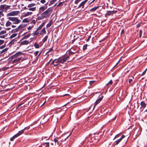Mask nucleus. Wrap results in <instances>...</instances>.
<instances>
[{
    "label": "nucleus",
    "instance_id": "obj_1",
    "mask_svg": "<svg viewBox=\"0 0 147 147\" xmlns=\"http://www.w3.org/2000/svg\"><path fill=\"white\" fill-rule=\"evenodd\" d=\"M36 5L34 3H30L28 5V11L32 12L36 11Z\"/></svg>",
    "mask_w": 147,
    "mask_h": 147
},
{
    "label": "nucleus",
    "instance_id": "obj_2",
    "mask_svg": "<svg viewBox=\"0 0 147 147\" xmlns=\"http://www.w3.org/2000/svg\"><path fill=\"white\" fill-rule=\"evenodd\" d=\"M8 19L10 21L13 22V24H18L20 22V20L16 17H9Z\"/></svg>",
    "mask_w": 147,
    "mask_h": 147
},
{
    "label": "nucleus",
    "instance_id": "obj_3",
    "mask_svg": "<svg viewBox=\"0 0 147 147\" xmlns=\"http://www.w3.org/2000/svg\"><path fill=\"white\" fill-rule=\"evenodd\" d=\"M53 10L52 8L50 7L48 9L44 11L42 14V16L43 18L47 17L49 13Z\"/></svg>",
    "mask_w": 147,
    "mask_h": 147
},
{
    "label": "nucleus",
    "instance_id": "obj_4",
    "mask_svg": "<svg viewBox=\"0 0 147 147\" xmlns=\"http://www.w3.org/2000/svg\"><path fill=\"white\" fill-rule=\"evenodd\" d=\"M26 128L27 127H25L24 129L19 131L17 134L15 135L10 138V140L11 141H13L14 139L22 134L23 133L24 130L26 129Z\"/></svg>",
    "mask_w": 147,
    "mask_h": 147
},
{
    "label": "nucleus",
    "instance_id": "obj_5",
    "mask_svg": "<svg viewBox=\"0 0 147 147\" xmlns=\"http://www.w3.org/2000/svg\"><path fill=\"white\" fill-rule=\"evenodd\" d=\"M10 6H6V5H0V11L6 12L10 7Z\"/></svg>",
    "mask_w": 147,
    "mask_h": 147
},
{
    "label": "nucleus",
    "instance_id": "obj_6",
    "mask_svg": "<svg viewBox=\"0 0 147 147\" xmlns=\"http://www.w3.org/2000/svg\"><path fill=\"white\" fill-rule=\"evenodd\" d=\"M60 58L61 63H63L68 60L69 58V55H65L62 57H59Z\"/></svg>",
    "mask_w": 147,
    "mask_h": 147
},
{
    "label": "nucleus",
    "instance_id": "obj_7",
    "mask_svg": "<svg viewBox=\"0 0 147 147\" xmlns=\"http://www.w3.org/2000/svg\"><path fill=\"white\" fill-rule=\"evenodd\" d=\"M19 11H12L7 14V16H16L18 15Z\"/></svg>",
    "mask_w": 147,
    "mask_h": 147
},
{
    "label": "nucleus",
    "instance_id": "obj_8",
    "mask_svg": "<svg viewBox=\"0 0 147 147\" xmlns=\"http://www.w3.org/2000/svg\"><path fill=\"white\" fill-rule=\"evenodd\" d=\"M22 53L21 52H18L11 57L10 58L11 59L16 58L20 56V55H22Z\"/></svg>",
    "mask_w": 147,
    "mask_h": 147
},
{
    "label": "nucleus",
    "instance_id": "obj_9",
    "mask_svg": "<svg viewBox=\"0 0 147 147\" xmlns=\"http://www.w3.org/2000/svg\"><path fill=\"white\" fill-rule=\"evenodd\" d=\"M77 51L76 50L75 48H71L70 49V50L69 51V55L70 54H73L77 52Z\"/></svg>",
    "mask_w": 147,
    "mask_h": 147
},
{
    "label": "nucleus",
    "instance_id": "obj_10",
    "mask_svg": "<svg viewBox=\"0 0 147 147\" xmlns=\"http://www.w3.org/2000/svg\"><path fill=\"white\" fill-rule=\"evenodd\" d=\"M32 12L29 11H28L26 13H24V17H27L32 15Z\"/></svg>",
    "mask_w": 147,
    "mask_h": 147
},
{
    "label": "nucleus",
    "instance_id": "obj_11",
    "mask_svg": "<svg viewBox=\"0 0 147 147\" xmlns=\"http://www.w3.org/2000/svg\"><path fill=\"white\" fill-rule=\"evenodd\" d=\"M87 1L88 0H85L84 1L82 2L79 6L78 8L82 6V8H83L84 5Z\"/></svg>",
    "mask_w": 147,
    "mask_h": 147
},
{
    "label": "nucleus",
    "instance_id": "obj_12",
    "mask_svg": "<svg viewBox=\"0 0 147 147\" xmlns=\"http://www.w3.org/2000/svg\"><path fill=\"white\" fill-rule=\"evenodd\" d=\"M102 98L100 97L99 99H97L95 102L94 105V108L96 106L98 103H99L102 100Z\"/></svg>",
    "mask_w": 147,
    "mask_h": 147
},
{
    "label": "nucleus",
    "instance_id": "obj_13",
    "mask_svg": "<svg viewBox=\"0 0 147 147\" xmlns=\"http://www.w3.org/2000/svg\"><path fill=\"white\" fill-rule=\"evenodd\" d=\"M22 59L21 57H19L18 58H16L13 61V63H16L19 61H20Z\"/></svg>",
    "mask_w": 147,
    "mask_h": 147
},
{
    "label": "nucleus",
    "instance_id": "obj_14",
    "mask_svg": "<svg viewBox=\"0 0 147 147\" xmlns=\"http://www.w3.org/2000/svg\"><path fill=\"white\" fill-rule=\"evenodd\" d=\"M115 12L114 11H108L106 14V16H110L112 14L115 13Z\"/></svg>",
    "mask_w": 147,
    "mask_h": 147
},
{
    "label": "nucleus",
    "instance_id": "obj_15",
    "mask_svg": "<svg viewBox=\"0 0 147 147\" xmlns=\"http://www.w3.org/2000/svg\"><path fill=\"white\" fill-rule=\"evenodd\" d=\"M46 30L45 28H44L41 30L40 33V34L41 35H42L43 34L46 33Z\"/></svg>",
    "mask_w": 147,
    "mask_h": 147
},
{
    "label": "nucleus",
    "instance_id": "obj_16",
    "mask_svg": "<svg viewBox=\"0 0 147 147\" xmlns=\"http://www.w3.org/2000/svg\"><path fill=\"white\" fill-rule=\"evenodd\" d=\"M47 8V7L44 6H42L40 7L39 9V12H41L44 11Z\"/></svg>",
    "mask_w": 147,
    "mask_h": 147
},
{
    "label": "nucleus",
    "instance_id": "obj_17",
    "mask_svg": "<svg viewBox=\"0 0 147 147\" xmlns=\"http://www.w3.org/2000/svg\"><path fill=\"white\" fill-rule=\"evenodd\" d=\"M54 60L55 61V63L58 64V65H59V63H61V61L59 58Z\"/></svg>",
    "mask_w": 147,
    "mask_h": 147
},
{
    "label": "nucleus",
    "instance_id": "obj_18",
    "mask_svg": "<svg viewBox=\"0 0 147 147\" xmlns=\"http://www.w3.org/2000/svg\"><path fill=\"white\" fill-rule=\"evenodd\" d=\"M29 43V41L28 40H26L22 41V42H21V45H27Z\"/></svg>",
    "mask_w": 147,
    "mask_h": 147
},
{
    "label": "nucleus",
    "instance_id": "obj_19",
    "mask_svg": "<svg viewBox=\"0 0 147 147\" xmlns=\"http://www.w3.org/2000/svg\"><path fill=\"white\" fill-rule=\"evenodd\" d=\"M99 7V6H97L96 7H94L92 9H91L89 11L91 12H93L96 11L98 8Z\"/></svg>",
    "mask_w": 147,
    "mask_h": 147
},
{
    "label": "nucleus",
    "instance_id": "obj_20",
    "mask_svg": "<svg viewBox=\"0 0 147 147\" xmlns=\"http://www.w3.org/2000/svg\"><path fill=\"white\" fill-rule=\"evenodd\" d=\"M8 48H6L5 49L3 50L2 51H1V54L2 55H3L4 54L7 50Z\"/></svg>",
    "mask_w": 147,
    "mask_h": 147
},
{
    "label": "nucleus",
    "instance_id": "obj_21",
    "mask_svg": "<svg viewBox=\"0 0 147 147\" xmlns=\"http://www.w3.org/2000/svg\"><path fill=\"white\" fill-rule=\"evenodd\" d=\"M140 105L143 108H145L146 106V105L145 103L143 101H142L141 102Z\"/></svg>",
    "mask_w": 147,
    "mask_h": 147
},
{
    "label": "nucleus",
    "instance_id": "obj_22",
    "mask_svg": "<svg viewBox=\"0 0 147 147\" xmlns=\"http://www.w3.org/2000/svg\"><path fill=\"white\" fill-rule=\"evenodd\" d=\"M11 24V23L9 21H7L5 24V26L6 27H8L10 26Z\"/></svg>",
    "mask_w": 147,
    "mask_h": 147
},
{
    "label": "nucleus",
    "instance_id": "obj_23",
    "mask_svg": "<svg viewBox=\"0 0 147 147\" xmlns=\"http://www.w3.org/2000/svg\"><path fill=\"white\" fill-rule=\"evenodd\" d=\"M34 46L36 49H38L40 47L39 44L37 43H36L34 44Z\"/></svg>",
    "mask_w": 147,
    "mask_h": 147
},
{
    "label": "nucleus",
    "instance_id": "obj_24",
    "mask_svg": "<svg viewBox=\"0 0 147 147\" xmlns=\"http://www.w3.org/2000/svg\"><path fill=\"white\" fill-rule=\"evenodd\" d=\"M17 34L16 33H14L13 34L11 35L10 37V38L12 39L13 38H14L16 37L17 36Z\"/></svg>",
    "mask_w": 147,
    "mask_h": 147
},
{
    "label": "nucleus",
    "instance_id": "obj_25",
    "mask_svg": "<svg viewBox=\"0 0 147 147\" xmlns=\"http://www.w3.org/2000/svg\"><path fill=\"white\" fill-rule=\"evenodd\" d=\"M44 25V23H42L39 27L37 29V30H41L42 27Z\"/></svg>",
    "mask_w": 147,
    "mask_h": 147
},
{
    "label": "nucleus",
    "instance_id": "obj_26",
    "mask_svg": "<svg viewBox=\"0 0 147 147\" xmlns=\"http://www.w3.org/2000/svg\"><path fill=\"white\" fill-rule=\"evenodd\" d=\"M30 36V34H27V35L25 36L24 37H23V38H22L21 40H23L25 39H27V38H29Z\"/></svg>",
    "mask_w": 147,
    "mask_h": 147
},
{
    "label": "nucleus",
    "instance_id": "obj_27",
    "mask_svg": "<svg viewBox=\"0 0 147 147\" xmlns=\"http://www.w3.org/2000/svg\"><path fill=\"white\" fill-rule=\"evenodd\" d=\"M57 1V0H51V1H50V2L49 5H52L53 4L56 2Z\"/></svg>",
    "mask_w": 147,
    "mask_h": 147
},
{
    "label": "nucleus",
    "instance_id": "obj_28",
    "mask_svg": "<svg viewBox=\"0 0 147 147\" xmlns=\"http://www.w3.org/2000/svg\"><path fill=\"white\" fill-rule=\"evenodd\" d=\"M3 12V11H0V19L2 17H3L4 16V15Z\"/></svg>",
    "mask_w": 147,
    "mask_h": 147
},
{
    "label": "nucleus",
    "instance_id": "obj_29",
    "mask_svg": "<svg viewBox=\"0 0 147 147\" xmlns=\"http://www.w3.org/2000/svg\"><path fill=\"white\" fill-rule=\"evenodd\" d=\"M48 38V36H46L45 38L42 39V41L44 42H45L47 40Z\"/></svg>",
    "mask_w": 147,
    "mask_h": 147
},
{
    "label": "nucleus",
    "instance_id": "obj_30",
    "mask_svg": "<svg viewBox=\"0 0 147 147\" xmlns=\"http://www.w3.org/2000/svg\"><path fill=\"white\" fill-rule=\"evenodd\" d=\"M6 31L5 30H1L0 32V34L2 35L5 34Z\"/></svg>",
    "mask_w": 147,
    "mask_h": 147
},
{
    "label": "nucleus",
    "instance_id": "obj_31",
    "mask_svg": "<svg viewBox=\"0 0 147 147\" xmlns=\"http://www.w3.org/2000/svg\"><path fill=\"white\" fill-rule=\"evenodd\" d=\"M44 144L45 146V147H49V142L45 143Z\"/></svg>",
    "mask_w": 147,
    "mask_h": 147
},
{
    "label": "nucleus",
    "instance_id": "obj_32",
    "mask_svg": "<svg viewBox=\"0 0 147 147\" xmlns=\"http://www.w3.org/2000/svg\"><path fill=\"white\" fill-rule=\"evenodd\" d=\"M39 33V31L38 30H36V31H35L33 35L34 36L38 34Z\"/></svg>",
    "mask_w": 147,
    "mask_h": 147
},
{
    "label": "nucleus",
    "instance_id": "obj_33",
    "mask_svg": "<svg viewBox=\"0 0 147 147\" xmlns=\"http://www.w3.org/2000/svg\"><path fill=\"white\" fill-rule=\"evenodd\" d=\"M121 140L120 138V139H119L118 140L115 142V143H116L115 144H118L119 143V142Z\"/></svg>",
    "mask_w": 147,
    "mask_h": 147
},
{
    "label": "nucleus",
    "instance_id": "obj_34",
    "mask_svg": "<svg viewBox=\"0 0 147 147\" xmlns=\"http://www.w3.org/2000/svg\"><path fill=\"white\" fill-rule=\"evenodd\" d=\"M88 46V45L87 44H86L84 45L83 47V50H86L87 49V47Z\"/></svg>",
    "mask_w": 147,
    "mask_h": 147
},
{
    "label": "nucleus",
    "instance_id": "obj_35",
    "mask_svg": "<svg viewBox=\"0 0 147 147\" xmlns=\"http://www.w3.org/2000/svg\"><path fill=\"white\" fill-rule=\"evenodd\" d=\"M113 81L112 80H111L110 81L106 84L107 86H108L109 85H111L112 84Z\"/></svg>",
    "mask_w": 147,
    "mask_h": 147
},
{
    "label": "nucleus",
    "instance_id": "obj_36",
    "mask_svg": "<svg viewBox=\"0 0 147 147\" xmlns=\"http://www.w3.org/2000/svg\"><path fill=\"white\" fill-rule=\"evenodd\" d=\"M51 25V23H49L46 26L47 28L50 27Z\"/></svg>",
    "mask_w": 147,
    "mask_h": 147
},
{
    "label": "nucleus",
    "instance_id": "obj_37",
    "mask_svg": "<svg viewBox=\"0 0 147 147\" xmlns=\"http://www.w3.org/2000/svg\"><path fill=\"white\" fill-rule=\"evenodd\" d=\"M24 27V26L23 25H21L19 26L18 28V29H22Z\"/></svg>",
    "mask_w": 147,
    "mask_h": 147
},
{
    "label": "nucleus",
    "instance_id": "obj_38",
    "mask_svg": "<svg viewBox=\"0 0 147 147\" xmlns=\"http://www.w3.org/2000/svg\"><path fill=\"white\" fill-rule=\"evenodd\" d=\"M58 138H55L54 139V141L55 142V143H57V144H58Z\"/></svg>",
    "mask_w": 147,
    "mask_h": 147
},
{
    "label": "nucleus",
    "instance_id": "obj_39",
    "mask_svg": "<svg viewBox=\"0 0 147 147\" xmlns=\"http://www.w3.org/2000/svg\"><path fill=\"white\" fill-rule=\"evenodd\" d=\"M81 0H76L74 2L75 4H77Z\"/></svg>",
    "mask_w": 147,
    "mask_h": 147
},
{
    "label": "nucleus",
    "instance_id": "obj_40",
    "mask_svg": "<svg viewBox=\"0 0 147 147\" xmlns=\"http://www.w3.org/2000/svg\"><path fill=\"white\" fill-rule=\"evenodd\" d=\"M147 70V68L145 69V70L143 72V73H142V74L141 76H142L144 75V74H145L146 73V71Z\"/></svg>",
    "mask_w": 147,
    "mask_h": 147
},
{
    "label": "nucleus",
    "instance_id": "obj_41",
    "mask_svg": "<svg viewBox=\"0 0 147 147\" xmlns=\"http://www.w3.org/2000/svg\"><path fill=\"white\" fill-rule=\"evenodd\" d=\"M142 34V30H140L139 32V35L140 37H141Z\"/></svg>",
    "mask_w": 147,
    "mask_h": 147
},
{
    "label": "nucleus",
    "instance_id": "obj_42",
    "mask_svg": "<svg viewBox=\"0 0 147 147\" xmlns=\"http://www.w3.org/2000/svg\"><path fill=\"white\" fill-rule=\"evenodd\" d=\"M133 78H130L128 80V82L129 83H130L132 81L133 79Z\"/></svg>",
    "mask_w": 147,
    "mask_h": 147
},
{
    "label": "nucleus",
    "instance_id": "obj_43",
    "mask_svg": "<svg viewBox=\"0 0 147 147\" xmlns=\"http://www.w3.org/2000/svg\"><path fill=\"white\" fill-rule=\"evenodd\" d=\"M38 53H39V51H36L34 53V55H35V56H36L37 55Z\"/></svg>",
    "mask_w": 147,
    "mask_h": 147
},
{
    "label": "nucleus",
    "instance_id": "obj_44",
    "mask_svg": "<svg viewBox=\"0 0 147 147\" xmlns=\"http://www.w3.org/2000/svg\"><path fill=\"white\" fill-rule=\"evenodd\" d=\"M33 26H29L28 28L27 29L28 30H30L31 29L33 28Z\"/></svg>",
    "mask_w": 147,
    "mask_h": 147
},
{
    "label": "nucleus",
    "instance_id": "obj_45",
    "mask_svg": "<svg viewBox=\"0 0 147 147\" xmlns=\"http://www.w3.org/2000/svg\"><path fill=\"white\" fill-rule=\"evenodd\" d=\"M40 2L41 3L44 4L45 2V0H41Z\"/></svg>",
    "mask_w": 147,
    "mask_h": 147
},
{
    "label": "nucleus",
    "instance_id": "obj_46",
    "mask_svg": "<svg viewBox=\"0 0 147 147\" xmlns=\"http://www.w3.org/2000/svg\"><path fill=\"white\" fill-rule=\"evenodd\" d=\"M23 106V105L22 104H19L18 105V108H19L20 107H22Z\"/></svg>",
    "mask_w": 147,
    "mask_h": 147
},
{
    "label": "nucleus",
    "instance_id": "obj_47",
    "mask_svg": "<svg viewBox=\"0 0 147 147\" xmlns=\"http://www.w3.org/2000/svg\"><path fill=\"white\" fill-rule=\"evenodd\" d=\"M18 28H17L13 30V31H14V32H18Z\"/></svg>",
    "mask_w": 147,
    "mask_h": 147
},
{
    "label": "nucleus",
    "instance_id": "obj_48",
    "mask_svg": "<svg viewBox=\"0 0 147 147\" xmlns=\"http://www.w3.org/2000/svg\"><path fill=\"white\" fill-rule=\"evenodd\" d=\"M5 47V45L2 46L0 47V49H2L4 48Z\"/></svg>",
    "mask_w": 147,
    "mask_h": 147
},
{
    "label": "nucleus",
    "instance_id": "obj_49",
    "mask_svg": "<svg viewBox=\"0 0 147 147\" xmlns=\"http://www.w3.org/2000/svg\"><path fill=\"white\" fill-rule=\"evenodd\" d=\"M15 41L16 40H15V39H13L11 41L10 43L11 44H13Z\"/></svg>",
    "mask_w": 147,
    "mask_h": 147
},
{
    "label": "nucleus",
    "instance_id": "obj_50",
    "mask_svg": "<svg viewBox=\"0 0 147 147\" xmlns=\"http://www.w3.org/2000/svg\"><path fill=\"white\" fill-rule=\"evenodd\" d=\"M4 41L2 40H0V45H1L3 44Z\"/></svg>",
    "mask_w": 147,
    "mask_h": 147
},
{
    "label": "nucleus",
    "instance_id": "obj_51",
    "mask_svg": "<svg viewBox=\"0 0 147 147\" xmlns=\"http://www.w3.org/2000/svg\"><path fill=\"white\" fill-rule=\"evenodd\" d=\"M28 5L27 6V7H24V10H28Z\"/></svg>",
    "mask_w": 147,
    "mask_h": 147
},
{
    "label": "nucleus",
    "instance_id": "obj_52",
    "mask_svg": "<svg viewBox=\"0 0 147 147\" xmlns=\"http://www.w3.org/2000/svg\"><path fill=\"white\" fill-rule=\"evenodd\" d=\"M5 37V35L0 36V38H4Z\"/></svg>",
    "mask_w": 147,
    "mask_h": 147
},
{
    "label": "nucleus",
    "instance_id": "obj_53",
    "mask_svg": "<svg viewBox=\"0 0 147 147\" xmlns=\"http://www.w3.org/2000/svg\"><path fill=\"white\" fill-rule=\"evenodd\" d=\"M62 2H61L59 3L57 5V7H59L62 4Z\"/></svg>",
    "mask_w": 147,
    "mask_h": 147
},
{
    "label": "nucleus",
    "instance_id": "obj_54",
    "mask_svg": "<svg viewBox=\"0 0 147 147\" xmlns=\"http://www.w3.org/2000/svg\"><path fill=\"white\" fill-rule=\"evenodd\" d=\"M94 82V81H90V82L89 83L90 85L92 84Z\"/></svg>",
    "mask_w": 147,
    "mask_h": 147
},
{
    "label": "nucleus",
    "instance_id": "obj_55",
    "mask_svg": "<svg viewBox=\"0 0 147 147\" xmlns=\"http://www.w3.org/2000/svg\"><path fill=\"white\" fill-rule=\"evenodd\" d=\"M119 135V134H118L114 138V140L115 138H117V137H118Z\"/></svg>",
    "mask_w": 147,
    "mask_h": 147
},
{
    "label": "nucleus",
    "instance_id": "obj_56",
    "mask_svg": "<svg viewBox=\"0 0 147 147\" xmlns=\"http://www.w3.org/2000/svg\"><path fill=\"white\" fill-rule=\"evenodd\" d=\"M125 136L124 135H123L122 137L120 138L121 140L125 137Z\"/></svg>",
    "mask_w": 147,
    "mask_h": 147
},
{
    "label": "nucleus",
    "instance_id": "obj_57",
    "mask_svg": "<svg viewBox=\"0 0 147 147\" xmlns=\"http://www.w3.org/2000/svg\"><path fill=\"white\" fill-rule=\"evenodd\" d=\"M55 63V60H54L51 63V65H53V64L54 63Z\"/></svg>",
    "mask_w": 147,
    "mask_h": 147
},
{
    "label": "nucleus",
    "instance_id": "obj_58",
    "mask_svg": "<svg viewBox=\"0 0 147 147\" xmlns=\"http://www.w3.org/2000/svg\"><path fill=\"white\" fill-rule=\"evenodd\" d=\"M32 22L34 24L35 23V20H33L32 21Z\"/></svg>",
    "mask_w": 147,
    "mask_h": 147
},
{
    "label": "nucleus",
    "instance_id": "obj_59",
    "mask_svg": "<svg viewBox=\"0 0 147 147\" xmlns=\"http://www.w3.org/2000/svg\"><path fill=\"white\" fill-rule=\"evenodd\" d=\"M90 38H91V36H89L88 38V39L87 40V41H88L89 40Z\"/></svg>",
    "mask_w": 147,
    "mask_h": 147
},
{
    "label": "nucleus",
    "instance_id": "obj_60",
    "mask_svg": "<svg viewBox=\"0 0 147 147\" xmlns=\"http://www.w3.org/2000/svg\"><path fill=\"white\" fill-rule=\"evenodd\" d=\"M71 133H72V132H71L70 134H69V136L67 137L65 139H66L67 138H68L70 136V135H71Z\"/></svg>",
    "mask_w": 147,
    "mask_h": 147
},
{
    "label": "nucleus",
    "instance_id": "obj_61",
    "mask_svg": "<svg viewBox=\"0 0 147 147\" xmlns=\"http://www.w3.org/2000/svg\"><path fill=\"white\" fill-rule=\"evenodd\" d=\"M69 95L68 94H65L64 95H63L62 96H67V95Z\"/></svg>",
    "mask_w": 147,
    "mask_h": 147
},
{
    "label": "nucleus",
    "instance_id": "obj_62",
    "mask_svg": "<svg viewBox=\"0 0 147 147\" xmlns=\"http://www.w3.org/2000/svg\"><path fill=\"white\" fill-rule=\"evenodd\" d=\"M52 60V59H51L50 60V61L48 63V64H49L51 62V61Z\"/></svg>",
    "mask_w": 147,
    "mask_h": 147
},
{
    "label": "nucleus",
    "instance_id": "obj_63",
    "mask_svg": "<svg viewBox=\"0 0 147 147\" xmlns=\"http://www.w3.org/2000/svg\"><path fill=\"white\" fill-rule=\"evenodd\" d=\"M58 65V64L55 63V64H54V66H56Z\"/></svg>",
    "mask_w": 147,
    "mask_h": 147
},
{
    "label": "nucleus",
    "instance_id": "obj_64",
    "mask_svg": "<svg viewBox=\"0 0 147 147\" xmlns=\"http://www.w3.org/2000/svg\"><path fill=\"white\" fill-rule=\"evenodd\" d=\"M11 27L13 28H14L16 27V26L14 25H12Z\"/></svg>",
    "mask_w": 147,
    "mask_h": 147
}]
</instances>
